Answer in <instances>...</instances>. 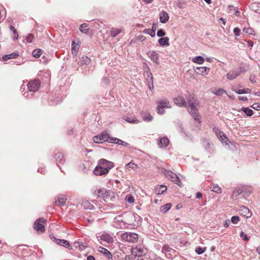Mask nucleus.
Returning a JSON list of instances; mask_svg holds the SVG:
<instances>
[{
	"label": "nucleus",
	"mask_w": 260,
	"mask_h": 260,
	"mask_svg": "<svg viewBox=\"0 0 260 260\" xmlns=\"http://www.w3.org/2000/svg\"><path fill=\"white\" fill-rule=\"evenodd\" d=\"M42 53L41 49H36L32 52V55L35 58L39 57Z\"/></svg>",
	"instance_id": "e433bc0d"
},
{
	"label": "nucleus",
	"mask_w": 260,
	"mask_h": 260,
	"mask_svg": "<svg viewBox=\"0 0 260 260\" xmlns=\"http://www.w3.org/2000/svg\"><path fill=\"white\" fill-rule=\"evenodd\" d=\"M97 239L100 244L105 246H108L114 241L113 238L108 234H102L97 236Z\"/></svg>",
	"instance_id": "6e6552de"
},
{
	"label": "nucleus",
	"mask_w": 260,
	"mask_h": 260,
	"mask_svg": "<svg viewBox=\"0 0 260 260\" xmlns=\"http://www.w3.org/2000/svg\"><path fill=\"white\" fill-rule=\"evenodd\" d=\"M171 207V204L170 203L166 204V205L162 206L160 208V211L164 213L168 211Z\"/></svg>",
	"instance_id": "f704fd0d"
},
{
	"label": "nucleus",
	"mask_w": 260,
	"mask_h": 260,
	"mask_svg": "<svg viewBox=\"0 0 260 260\" xmlns=\"http://www.w3.org/2000/svg\"><path fill=\"white\" fill-rule=\"evenodd\" d=\"M104 198H105V200H109V198H108L107 195L104 196Z\"/></svg>",
	"instance_id": "774afa93"
},
{
	"label": "nucleus",
	"mask_w": 260,
	"mask_h": 260,
	"mask_svg": "<svg viewBox=\"0 0 260 260\" xmlns=\"http://www.w3.org/2000/svg\"><path fill=\"white\" fill-rule=\"evenodd\" d=\"M212 93L217 95H222L223 94H227L226 91L222 88H213L211 89Z\"/></svg>",
	"instance_id": "6ab92c4d"
},
{
	"label": "nucleus",
	"mask_w": 260,
	"mask_h": 260,
	"mask_svg": "<svg viewBox=\"0 0 260 260\" xmlns=\"http://www.w3.org/2000/svg\"><path fill=\"white\" fill-rule=\"evenodd\" d=\"M248 70V67L245 66L243 67H240L239 69L232 70L226 75V78L229 80H233L236 78L238 76L242 74Z\"/></svg>",
	"instance_id": "1a4fd4ad"
},
{
	"label": "nucleus",
	"mask_w": 260,
	"mask_h": 260,
	"mask_svg": "<svg viewBox=\"0 0 260 260\" xmlns=\"http://www.w3.org/2000/svg\"><path fill=\"white\" fill-rule=\"evenodd\" d=\"M174 102L176 105L179 107L185 106L186 104L184 99L181 95H178L174 99Z\"/></svg>",
	"instance_id": "2eb2a0df"
},
{
	"label": "nucleus",
	"mask_w": 260,
	"mask_h": 260,
	"mask_svg": "<svg viewBox=\"0 0 260 260\" xmlns=\"http://www.w3.org/2000/svg\"><path fill=\"white\" fill-rule=\"evenodd\" d=\"M227 95H228V97H229V98H230V99H234V96H233V95H229V94H227Z\"/></svg>",
	"instance_id": "69168bd1"
},
{
	"label": "nucleus",
	"mask_w": 260,
	"mask_h": 260,
	"mask_svg": "<svg viewBox=\"0 0 260 260\" xmlns=\"http://www.w3.org/2000/svg\"><path fill=\"white\" fill-rule=\"evenodd\" d=\"M121 240L123 241L135 243L138 239V236L134 233H125L120 235Z\"/></svg>",
	"instance_id": "9d476101"
},
{
	"label": "nucleus",
	"mask_w": 260,
	"mask_h": 260,
	"mask_svg": "<svg viewBox=\"0 0 260 260\" xmlns=\"http://www.w3.org/2000/svg\"><path fill=\"white\" fill-rule=\"evenodd\" d=\"M214 132L222 143L231 148V145H233V143L228 140L224 133L218 128H214Z\"/></svg>",
	"instance_id": "0eeeda50"
},
{
	"label": "nucleus",
	"mask_w": 260,
	"mask_h": 260,
	"mask_svg": "<svg viewBox=\"0 0 260 260\" xmlns=\"http://www.w3.org/2000/svg\"><path fill=\"white\" fill-rule=\"evenodd\" d=\"M234 33L236 36H239L241 34V30L239 28L236 27L234 29Z\"/></svg>",
	"instance_id": "09e8293b"
},
{
	"label": "nucleus",
	"mask_w": 260,
	"mask_h": 260,
	"mask_svg": "<svg viewBox=\"0 0 260 260\" xmlns=\"http://www.w3.org/2000/svg\"><path fill=\"white\" fill-rule=\"evenodd\" d=\"M81 205L83 208L86 209H92L93 208V205L87 201H83Z\"/></svg>",
	"instance_id": "473e14b6"
},
{
	"label": "nucleus",
	"mask_w": 260,
	"mask_h": 260,
	"mask_svg": "<svg viewBox=\"0 0 260 260\" xmlns=\"http://www.w3.org/2000/svg\"><path fill=\"white\" fill-rule=\"evenodd\" d=\"M240 220L239 217L237 216H234L232 217L231 221L234 224H237Z\"/></svg>",
	"instance_id": "c03bdc74"
},
{
	"label": "nucleus",
	"mask_w": 260,
	"mask_h": 260,
	"mask_svg": "<svg viewBox=\"0 0 260 260\" xmlns=\"http://www.w3.org/2000/svg\"><path fill=\"white\" fill-rule=\"evenodd\" d=\"M256 251L260 254V245L257 248Z\"/></svg>",
	"instance_id": "680f3d73"
},
{
	"label": "nucleus",
	"mask_w": 260,
	"mask_h": 260,
	"mask_svg": "<svg viewBox=\"0 0 260 260\" xmlns=\"http://www.w3.org/2000/svg\"><path fill=\"white\" fill-rule=\"evenodd\" d=\"M45 220L44 218H40L35 222L34 228L38 232H43L45 231Z\"/></svg>",
	"instance_id": "9b49d317"
},
{
	"label": "nucleus",
	"mask_w": 260,
	"mask_h": 260,
	"mask_svg": "<svg viewBox=\"0 0 260 260\" xmlns=\"http://www.w3.org/2000/svg\"><path fill=\"white\" fill-rule=\"evenodd\" d=\"M143 119L146 122L151 121L153 118V116L148 112H143L142 114Z\"/></svg>",
	"instance_id": "5701e85b"
},
{
	"label": "nucleus",
	"mask_w": 260,
	"mask_h": 260,
	"mask_svg": "<svg viewBox=\"0 0 260 260\" xmlns=\"http://www.w3.org/2000/svg\"><path fill=\"white\" fill-rule=\"evenodd\" d=\"M126 200L129 203H133L134 202V198L132 196H127L126 198Z\"/></svg>",
	"instance_id": "de8ad7c7"
},
{
	"label": "nucleus",
	"mask_w": 260,
	"mask_h": 260,
	"mask_svg": "<svg viewBox=\"0 0 260 260\" xmlns=\"http://www.w3.org/2000/svg\"><path fill=\"white\" fill-rule=\"evenodd\" d=\"M98 250L100 252L103 253L105 256H106L108 258H110V256H111L110 252L107 249L103 247H99Z\"/></svg>",
	"instance_id": "7c9ffc66"
},
{
	"label": "nucleus",
	"mask_w": 260,
	"mask_h": 260,
	"mask_svg": "<svg viewBox=\"0 0 260 260\" xmlns=\"http://www.w3.org/2000/svg\"><path fill=\"white\" fill-rule=\"evenodd\" d=\"M252 107L256 110H260V104L254 103L252 105Z\"/></svg>",
	"instance_id": "3c124183"
},
{
	"label": "nucleus",
	"mask_w": 260,
	"mask_h": 260,
	"mask_svg": "<svg viewBox=\"0 0 260 260\" xmlns=\"http://www.w3.org/2000/svg\"><path fill=\"white\" fill-rule=\"evenodd\" d=\"M194 71L197 72V74L207 75L209 73V68L206 67H197L194 69Z\"/></svg>",
	"instance_id": "a211bd4d"
},
{
	"label": "nucleus",
	"mask_w": 260,
	"mask_h": 260,
	"mask_svg": "<svg viewBox=\"0 0 260 260\" xmlns=\"http://www.w3.org/2000/svg\"><path fill=\"white\" fill-rule=\"evenodd\" d=\"M74 246L76 248H79V246H80V243L79 242H75L74 243Z\"/></svg>",
	"instance_id": "864d4df0"
},
{
	"label": "nucleus",
	"mask_w": 260,
	"mask_h": 260,
	"mask_svg": "<svg viewBox=\"0 0 260 260\" xmlns=\"http://www.w3.org/2000/svg\"><path fill=\"white\" fill-rule=\"evenodd\" d=\"M167 187L165 185L157 186L155 188V192L157 194H161L167 190Z\"/></svg>",
	"instance_id": "aec40b11"
},
{
	"label": "nucleus",
	"mask_w": 260,
	"mask_h": 260,
	"mask_svg": "<svg viewBox=\"0 0 260 260\" xmlns=\"http://www.w3.org/2000/svg\"><path fill=\"white\" fill-rule=\"evenodd\" d=\"M248 46L249 47H251L253 46V43L252 41H249L248 42Z\"/></svg>",
	"instance_id": "13d9d810"
},
{
	"label": "nucleus",
	"mask_w": 260,
	"mask_h": 260,
	"mask_svg": "<svg viewBox=\"0 0 260 260\" xmlns=\"http://www.w3.org/2000/svg\"><path fill=\"white\" fill-rule=\"evenodd\" d=\"M239 213L241 215L249 218L251 216L252 213L247 208L244 206L240 207L239 209Z\"/></svg>",
	"instance_id": "dca6fc26"
},
{
	"label": "nucleus",
	"mask_w": 260,
	"mask_h": 260,
	"mask_svg": "<svg viewBox=\"0 0 260 260\" xmlns=\"http://www.w3.org/2000/svg\"><path fill=\"white\" fill-rule=\"evenodd\" d=\"M30 91H35L39 89L40 82L39 80H35L26 85Z\"/></svg>",
	"instance_id": "ddd939ff"
},
{
	"label": "nucleus",
	"mask_w": 260,
	"mask_h": 260,
	"mask_svg": "<svg viewBox=\"0 0 260 260\" xmlns=\"http://www.w3.org/2000/svg\"><path fill=\"white\" fill-rule=\"evenodd\" d=\"M114 167V164L113 162L102 158L98 161L97 166L93 171V173L96 176L106 175Z\"/></svg>",
	"instance_id": "f257e3e1"
},
{
	"label": "nucleus",
	"mask_w": 260,
	"mask_h": 260,
	"mask_svg": "<svg viewBox=\"0 0 260 260\" xmlns=\"http://www.w3.org/2000/svg\"><path fill=\"white\" fill-rule=\"evenodd\" d=\"M169 143V139L167 137H163L160 139L158 143V145L160 147L162 148L168 146Z\"/></svg>",
	"instance_id": "b1692460"
},
{
	"label": "nucleus",
	"mask_w": 260,
	"mask_h": 260,
	"mask_svg": "<svg viewBox=\"0 0 260 260\" xmlns=\"http://www.w3.org/2000/svg\"><path fill=\"white\" fill-rule=\"evenodd\" d=\"M54 240H55V242L58 245H61L64 247H66L70 248V244L68 241L64 240L56 239L55 238H54Z\"/></svg>",
	"instance_id": "a878e982"
},
{
	"label": "nucleus",
	"mask_w": 260,
	"mask_h": 260,
	"mask_svg": "<svg viewBox=\"0 0 260 260\" xmlns=\"http://www.w3.org/2000/svg\"><path fill=\"white\" fill-rule=\"evenodd\" d=\"M242 33L243 34L253 35L254 30L251 27H244L243 29Z\"/></svg>",
	"instance_id": "72a5a7b5"
},
{
	"label": "nucleus",
	"mask_w": 260,
	"mask_h": 260,
	"mask_svg": "<svg viewBox=\"0 0 260 260\" xmlns=\"http://www.w3.org/2000/svg\"><path fill=\"white\" fill-rule=\"evenodd\" d=\"M169 18L168 14L165 11H162L159 16L160 21L161 23H166Z\"/></svg>",
	"instance_id": "393cba45"
},
{
	"label": "nucleus",
	"mask_w": 260,
	"mask_h": 260,
	"mask_svg": "<svg viewBox=\"0 0 260 260\" xmlns=\"http://www.w3.org/2000/svg\"><path fill=\"white\" fill-rule=\"evenodd\" d=\"M67 198L64 196H60L58 198V200L56 201V203L59 205H64L66 203Z\"/></svg>",
	"instance_id": "2f4dec72"
},
{
	"label": "nucleus",
	"mask_w": 260,
	"mask_h": 260,
	"mask_svg": "<svg viewBox=\"0 0 260 260\" xmlns=\"http://www.w3.org/2000/svg\"><path fill=\"white\" fill-rule=\"evenodd\" d=\"M18 56V54L17 53L14 52L11 54H7V55H5L3 56L2 57V60L4 61H8V60H9L10 59L16 58Z\"/></svg>",
	"instance_id": "412c9836"
},
{
	"label": "nucleus",
	"mask_w": 260,
	"mask_h": 260,
	"mask_svg": "<svg viewBox=\"0 0 260 260\" xmlns=\"http://www.w3.org/2000/svg\"><path fill=\"white\" fill-rule=\"evenodd\" d=\"M212 191L216 193H220L221 192L220 187L216 184L213 185Z\"/></svg>",
	"instance_id": "ea45409f"
},
{
	"label": "nucleus",
	"mask_w": 260,
	"mask_h": 260,
	"mask_svg": "<svg viewBox=\"0 0 260 260\" xmlns=\"http://www.w3.org/2000/svg\"><path fill=\"white\" fill-rule=\"evenodd\" d=\"M160 172L163 174L168 179L180 186H181L180 180L175 173L164 168L161 169Z\"/></svg>",
	"instance_id": "39448f33"
},
{
	"label": "nucleus",
	"mask_w": 260,
	"mask_h": 260,
	"mask_svg": "<svg viewBox=\"0 0 260 260\" xmlns=\"http://www.w3.org/2000/svg\"><path fill=\"white\" fill-rule=\"evenodd\" d=\"M128 223L123 221L120 216L115 218L114 225L115 227L119 229H126L128 228Z\"/></svg>",
	"instance_id": "f8f14e48"
},
{
	"label": "nucleus",
	"mask_w": 260,
	"mask_h": 260,
	"mask_svg": "<svg viewBox=\"0 0 260 260\" xmlns=\"http://www.w3.org/2000/svg\"><path fill=\"white\" fill-rule=\"evenodd\" d=\"M206 250V248L197 247L196 251L199 254L203 253Z\"/></svg>",
	"instance_id": "a18cd8bd"
},
{
	"label": "nucleus",
	"mask_w": 260,
	"mask_h": 260,
	"mask_svg": "<svg viewBox=\"0 0 260 260\" xmlns=\"http://www.w3.org/2000/svg\"><path fill=\"white\" fill-rule=\"evenodd\" d=\"M158 43L161 46H169L170 45L168 37L161 38L158 40Z\"/></svg>",
	"instance_id": "4be33fe9"
},
{
	"label": "nucleus",
	"mask_w": 260,
	"mask_h": 260,
	"mask_svg": "<svg viewBox=\"0 0 260 260\" xmlns=\"http://www.w3.org/2000/svg\"><path fill=\"white\" fill-rule=\"evenodd\" d=\"M243 111L247 114L248 116H251L253 114V111L248 108H243Z\"/></svg>",
	"instance_id": "a19ab883"
},
{
	"label": "nucleus",
	"mask_w": 260,
	"mask_h": 260,
	"mask_svg": "<svg viewBox=\"0 0 260 260\" xmlns=\"http://www.w3.org/2000/svg\"><path fill=\"white\" fill-rule=\"evenodd\" d=\"M224 226L225 227L229 226V224L226 221H225V223H224Z\"/></svg>",
	"instance_id": "338daca9"
},
{
	"label": "nucleus",
	"mask_w": 260,
	"mask_h": 260,
	"mask_svg": "<svg viewBox=\"0 0 260 260\" xmlns=\"http://www.w3.org/2000/svg\"><path fill=\"white\" fill-rule=\"evenodd\" d=\"M10 29L13 32L14 34V39H17L18 38V34L16 31V30L13 26H10Z\"/></svg>",
	"instance_id": "79ce46f5"
},
{
	"label": "nucleus",
	"mask_w": 260,
	"mask_h": 260,
	"mask_svg": "<svg viewBox=\"0 0 260 260\" xmlns=\"http://www.w3.org/2000/svg\"><path fill=\"white\" fill-rule=\"evenodd\" d=\"M239 99L241 101H246L247 100V98L246 96H239Z\"/></svg>",
	"instance_id": "5fc2aeb1"
},
{
	"label": "nucleus",
	"mask_w": 260,
	"mask_h": 260,
	"mask_svg": "<svg viewBox=\"0 0 260 260\" xmlns=\"http://www.w3.org/2000/svg\"><path fill=\"white\" fill-rule=\"evenodd\" d=\"M250 79L251 82H254L255 81L254 78L253 77H250Z\"/></svg>",
	"instance_id": "0e129e2a"
},
{
	"label": "nucleus",
	"mask_w": 260,
	"mask_h": 260,
	"mask_svg": "<svg viewBox=\"0 0 260 260\" xmlns=\"http://www.w3.org/2000/svg\"><path fill=\"white\" fill-rule=\"evenodd\" d=\"M87 260H95V258L92 256H89L87 257Z\"/></svg>",
	"instance_id": "bf43d9fd"
},
{
	"label": "nucleus",
	"mask_w": 260,
	"mask_h": 260,
	"mask_svg": "<svg viewBox=\"0 0 260 260\" xmlns=\"http://www.w3.org/2000/svg\"><path fill=\"white\" fill-rule=\"evenodd\" d=\"M93 140L95 143H102L104 142H109V143L117 144L124 146H127L128 145L127 142L119 139L110 137L106 133H103L100 135L94 136L93 138Z\"/></svg>",
	"instance_id": "f03ea898"
},
{
	"label": "nucleus",
	"mask_w": 260,
	"mask_h": 260,
	"mask_svg": "<svg viewBox=\"0 0 260 260\" xmlns=\"http://www.w3.org/2000/svg\"><path fill=\"white\" fill-rule=\"evenodd\" d=\"M156 105L157 113L160 115L165 113V109H171L172 108L170 102L166 98L159 99L156 102Z\"/></svg>",
	"instance_id": "20e7f679"
},
{
	"label": "nucleus",
	"mask_w": 260,
	"mask_h": 260,
	"mask_svg": "<svg viewBox=\"0 0 260 260\" xmlns=\"http://www.w3.org/2000/svg\"><path fill=\"white\" fill-rule=\"evenodd\" d=\"M121 31V30L120 29H119V28H113L111 29V35L113 37H115L117 35L119 34V33H120V32Z\"/></svg>",
	"instance_id": "4c0bfd02"
},
{
	"label": "nucleus",
	"mask_w": 260,
	"mask_h": 260,
	"mask_svg": "<svg viewBox=\"0 0 260 260\" xmlns=\"http://www.w3.org/2000/svg\"><path fill=\"white\" fill-rule=\"evenodd\" d=\"M80 30L84 34H89V28L88 25L86 23L82 24L80 25Z\"/></svg>",
	"instance_id": "c85d7f7f"
},
{
	"label": "nucleus",
	"mask_w": 260,
	"mask_h": 260,
	"mask_svg": "<svg viewBox=\"0 0 260 260\" xmlns=\"http://www.w3.org/2000/svg\"><path fill=\"white\" fill-rule=\"evenodd\" d=\"M144 254V251L140 248L132 249L131 254L125 257V260H143L141 256Z\"/></svg>",
	"instance_id": "423d86ee"
},
{
	"label": "nucleus",
	"mask_w": 260,
	"mask_h": 260,
	"mask_svg": "<svg viewBox=\"0 0 260 260\" xmlns=\"http://www.w3.org/2000/svg\"><path fill=\"white\" fill-rule=\"evenodd\" d=\"M202 194L200 192H198L197 194H196V197L198 198V199H200L202 197Z\"/></svg>",
	"instance_id": "4d7b16f0"
},
{
	"label": "nucleus",
	"mask_w": 260,
	"mask_h": 260,
	"mask_svg": "<svg viewBox=\"0 0 260 260\" xmlns=\"http://www.w3.org/2000/svg\"><path fill=\"white\" fill-rule=\"evenodd\" d=\"M126 166L128 168H132L134 170L137 168V165L133 162H130L126 165Z\"/></svg>",
	"instance_id": "49530a36"
},
{
	"label": "nucleus",
	"mask_w": 260,
	"mask_h": 260,
	"mask_svg": "<svg viewBox=\"0 0 260 260\" xmlns=\"http://www.w3.org/2000/svg\"><path fill=\"white\" fill-rule=\"evenodd\" d=\"M26 39L28 42L31 43L32 42V41L34 40V36L31 34H30L26 37Z\"/></svg>",
	"instance_id": "603ef678"
},
{
	"label": "nucleus",
	"mask_w": 260,
	"mask_h": 260,
	"mask_svg": "<svg viewBox=\"0 0 260 260\" xmlns=\"http://www.w3.org/2000/svg\"><path fill=\"white\" fill-rule=\"evenodd\" d=\"M90 59L87 56H84L82 57L80 60L81 65H88L90 63Z\"/></svg>",
	"instance_id": "c756f323"
},
{
	"label": "nucleus",
	"mask_w": 260,
	"mask_h": 260,
	"mask_svg": "<svg viewBox=\"0 0 260 260\" xmlns=\"http://www.w3.org/2000/svg\"><path fill=\"white\" fill-rule=\"evenodd\" d=\"M143 32L149 35L151 37H153L155 35V30L153 29H145Z\"/></svg>",
	"instance_id": "c9c22d12"
},
{
	"label": "nucleus",
	"mask_w": 260,
	"mask_h": 260,
	"mask_svg": "<svg viewBox=\"0 0 260 260\" xmlns=\"http://www.w3.org/2000/svg\"><path fill=\"white\" fill-rule=\"evenodd\" d=\"M105 192V193H106V191L104 190V189H101L100 190V193L102 192V194H104V192ZM107 193H108V192H107Z\"/></svg>",
	"instance_id": "e2e57ef3"
},
{
	"label": "nucleus",
	"mask_w": 260,
	"mask_h": 260,
	"mask_svg": "<svg viewBox=\"0 0 260 260\" xmlns=\"http://www.w3.org/2000/svg\"><path fill=\"white\" fill-rule=\"evenodd\" d=\"M125 120L129 123H138L139 122L137 119L134 117H127L125 119Z\"/></svg>",
	"instance_id": "58836bf2"
},
{
	"label": "nucleus",
	"mask_w": 260,
	"mask_h": 260,
	"mask_svg": "<svg viewBox=\"0 0 260 260\" xmlns=\"http://www.w3.org/2000/svg\"><path fill=\"white\" fill-rule=\"evenodd\" d=\"M147 55L153 62L159 64V55L156 51H149L147 53Z\"/></svg>",
	"instance_id": "4468645a"
},
{
	"label": "nucleus",
	"mask_w": 260,
	"mask_h": 260,
	"mask_svg": "<svg viewBox=\"0 0 260 260\" xmlns=\"http://www.w3.org/2000/svg\"><path fill=\"white\" fill-rule=\"evenodd\" d=\"M143 1L145 3L149 4V3H151L153 0H143Z\"/></svg>",
	"instance_id": "052dcab7"
},
{
	"label": "nucleus",
	"mask_w": 260,
	"mask_h": 260,
	"mask_svg": "<svg viewBox=\"0 0 260 260\" xmlns=\"http://www.w3.org/2000/svg\"><path fill=\"white\" fill-rule=\"evenodd\" d=\"M86 246L83 244H80V246H79V249L82 250L85 248Z\"/></svg>",
	"instance_id": "6e6d98bb"
},
{
	"label": "nucleus",
	"mask_w": 260,
	"mask_h": 260,
	"mask_svg": "<svg viewBox=\"0 0 260 260\" xmlns=\"http://www.w3.org/2000/svg\"><path fill=\"white\" fill-rule=\"evenodd\" d=\"M79 47L80 41L78 40L73 41L72 44V53L73 55L75 56L77 55Z\"/></svg>",
	"instance_id": "f3484780"
},
{
	"label": "nucleus",
	"mask_w": 260,
	"mask_h": 260,
	"mask_svg": "<svg viewBox=\"0 0 260 260\" xmlns=\"http://www.w3.org/2000/svg\"><path fill=\"white\" fill-rule=\"evenodd\" d=\"M166 35V33L165 32L162 30V29H160L157 32V36L159 37H164Z\"/></svg>",
	"instance_id": "8fccbe9b"
},
{
	"label": "nucleus",
	"mask_w": 260,
	"mask_h": 260,
	"mask_svg": "<svg viewBox=\"0 0 260 260\" xmlns=\"http://www.w3.org/2000/svg\"><path fill=\"white\" fill-rule=\"evenodd\" d=\"M241 238H242L243 240L248 241L249 239V237L247 236V234H245L244 232H241L240 235Z\"/></svg>",
	"instance_id": "37998d69"
},
{
	"label": "nucleus",
	"mask_w": 260,
	"mask_h": 260,
	"mask_svg": "<svg viewBox=\"0 0 260 260\" xmlns=\"http://www.w3.org/2000/svg\"><path fill=\"white\" fill-rule=\"evenodd\" d=\"M233 90L235 91L236 93L238 94H242V93H250L251 91L250 89H241V88H233Z\"/></svg>",
	"instance_id": "bb28decb"
},
{
	"label": "nucleus",
	"mask_w": 260,
	"mask_h": 260,
	"mask_svg": "<svg viewBox=\"0 0 260 260\" xmlns=\"http://www.w3.org/2000/svg\"><path fill=\"white\" fill-rule=\"evenodd\" d=\"M187 100L189 105L188 112L194 120L200 122L201 117L198 112V100L193 95H190Z\"/></svg>",
	"instance_id": "7ed1b4c3"
},
{
	"label": "nucleus",
	"mask_w": 260,
	"mask_h": 260,
	"mask_svg": "<svg viewBox=\"0 0 260 260\" xmlns=\"http://www.w3.org/2000/svg\"><path fill=\"white\" fill-rule=\"evenodd\" d=\"M204 58L202 56H196L193 58H192L191 60L193 62L198 63V64H203L204 61Z\"/></svg>",
	"instance_id": "cd10ccee"
}]
</instances>
